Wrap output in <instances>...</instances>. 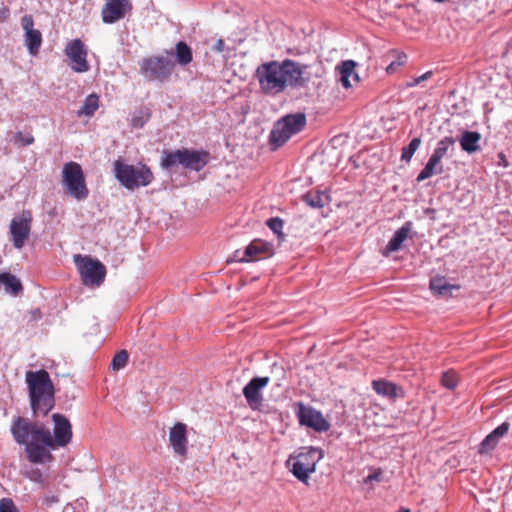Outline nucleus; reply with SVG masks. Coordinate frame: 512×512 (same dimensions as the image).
I'll return each instance as SVG.
<instances>
[{"mask_svg": "<svg viewBox=\"0 0 512 512\" xmlns=\"http://www.w3.org/2000/svg\"><path fill=\"white\" fill-rule=\"evenodd\" d=\"M52 420L53 434L44 424L22 416H16L12 421V437L17 444L25 445L26 457L33 464L51 462L54 457L50 450L65 447L72 439L71 424L65 416L55 413Z\"/></svg>", "mask_w": 512, "mask_h": 512, "instance_id": "nucleus-1", "label": "nucleus"}, {"mask_svg": "<svg viewBox=\"0 0 512 512\" xmlns=\"http://www.w3.org/2000/svg\"><path fill=\"white\" fill-rule=\"evenodd\" d=\"M31 408L35 416L47 415L54 406L53 384L47 371L26 373Z\"/></svg>", "mask_w": 512, "mask_h": 512, "instance_id": "nucleus-2", "label": "nucleus"}, {"mask_svg": "<svg viewBox=\"0 0 512 512\" xmlns=\"http://www.w3.org/2000/svg\"><path fill=\"white\" fill-rule=\"evenodd\" d=\"M209 153L204 150L178 149L163 150L161 157V166L164 169H172L177 165H181L185 169L196 172L201 171L209 161Z\"/></svg>", "mask_w": 512, "mask_h": 512, "instance_id": "nucleus-3", "label": "nucleus"}, {"mask_svg": "<svg viewBox=\"0 0 512 512\" xmlns=\"http://www.w3.org/2000/svg\"><path fill=\"white\" fill-rule=\"evenodd\" d=\"M114 173L120 184L129 190L148 186L154 179L153 173L147 165L139 163L134 166L126 164L120 159L114 162Z\"/></svg>", "mask_w": 512, "mask_h": 512, "instance_id": "nucleus-4", "label": "nucleus"}, {"mask_svg": "<svg viewBox=\"0 0 512 512\" xmlns=\"http://www.w3.org/2000/svg\"><path fill=\"white\" fill-rule=\"evenodd\" d=\"M306 125L304 113L289 114L278 120L270 132L269 141L273 150L283 146L292 135L299 133Z\"/></svg>", "mask_w": 512, "mask_h": 512, "instance_id": "nucleus-5", "label": "nucleus"}, {"mask_svg": "<svg viewBox=\"0 0 512 512\" xmlns=\"http://www.w3.org/2000/svg\"><path fill=\"white\" fill-rule=\"evenodd\" d=\"M62 184L68 195L77 201H84L89 196L85 175L80 164L74 161L65 163L62 169Z\"/></svg>", "mask_w": 512, "mask_h": 512, "instance_id": "nucleus-6", "label": "nucleus"}, {"mask_svg": "<svg viewBox=\"0 0 512 512\" xmlns=\"http://www.w3.org/2000/svg\"><path fill=\"white\" fill-rule=\"evenodd\" d=\"M261 91L266 95L284 92L278 61L272 60L259 65L255 72Z\"/></svg>", "mask_w": 512, "mask_h": 512, "instance_id": "nucleus-7", "label": "nucleus"}, {"mask_svg": "<svg viewBox=\"0 0 512 512\" xmlns=\"http://www.w3.org/2000/svg\"><path fill=\"white\" fill-rule=\"evenodd\" d=\"M140 73L148 81H166L170 78L175 64L168 56L154 55L144 58L140 63Z\"/></svg>", "mask_w": 512, "mask_h": 512, "instance_id": "nucleus-8", "label": "nucleus"}, {"mask_svg": "<svg viewBox=\"0 0 512 512\" xmlns=\"http://www.w3.org/2000/svg\"><path fill=\"white\" fill-rule=\"evenodd\" d=\"M278 64L284 91L288 87L292 89L304 88L310 81V75L307 71L308 65L291 59L278 61Z\"/></svg>", "mask_w": 512, "mask_h": 512, "instance_id": "nucleus-9", "label": "nucleus"}, {"mask_svg": "<svg viewBox=\"0 0 512 512\" xmlns=\"http://www.w3.org/2000/svg\"><path fill=\"white\" fill-rule=\"evenodd\" d=\"M323 452L319 448H305L295 458L292 466L293 475L300 481L306 482L309 475L315 471L316 464L322 459Z\"/></svg>", "mask_w": 512, "mask_h": 512, "instance_id": "nucleus-10", "label": "nucleus"}, {"mask_svg": "<svg viewBox=\"0 0 512 512\" xmlns=\"http://www.w3.org/2000/svg\"><path fill=\"white\" fill-rule=\"evenodd\" d=\"M75 262L85 285L99 286L104 281L106 268L99 260L76 255Z\"/></svg>", "mask_w": 512, "mask_h": 512, "instance_id": "nucleus-11", "label": "nucleus"}, {"mask_svg": "<svg viewBox=\"0 0 512 512\" xmlns=\"http://www.w3.org/2000/svg\"><path fill=\"white\" fill-rule=\"evenodd\" d=\"M31 223L32 213L29 210H23L11 220L9 232L13 246L16 249H21L29 239Z\"/></svg>", "mask_w": 512, "mask_h": 512, "instance_id": "nucleus-12", "label": "nucleus"}, {"mask_svg": "<svg viewBox=\"0 0 512 512\" xmlns=\"http://www.w3.org/2000/svg\"><path fill=\"white\" fill-rule=\"evenodd\" d=\"M297 417L302 426L312 428L317 432H325L330 428V424L320 411L303 403L298 404Z\"/></svg>", "mask_w": 512, "mask_h": 512, "instance_id": "nucleus-13", "label": "nucleus"}, {"mask_svg": "<svg viewBox=\"0 0 512 512\" xmlns=\"http://www.w3.org/2000/svg\"><path fill=\"white\" fill-rule=\"evenodd\" d=\"M272 254L273 246L271 243L255 239L245 248L242 255H240V251H235L233 260L240 262L257 261L259 259L269 257Z\"/></svg>", "mask_w": 512, "mask_h": 512, "instance_id": "nucleus-14", "label": "nucleus"}, {"mask_svg": "<svg viewBox=\"0 0 512 512\" xmlns=\"http://www.w3.org/2000/svg\"><path fill=\"white\" fill-rule=\"evenodd\" d=\"M65 54L71 61L70 67L72 70L78 73L89 70V64L86 59L87 52L80 39L70 41L65 48Z\"/></svg>", "mask_w": 512, "mask_h": 512, "instance_id": "nucleus-15", "label": "nucleus"}, {"mask_svg": "<svg viewBox=\"0 0 512 512\" xmlns=\"http://www.w3.org/2000/svg\"><path fill=\"white\" fill-rule=\"evenodd\" d=\"M131 9L130 0H106L101 11L102 20L106 24L115 23L123 19Z\"/></svg>", "mask_w": 512, "mask_h": 512, "instance_id": "nucleus-16", "label": "nucleus"}, {"mask_svg": "<svg viewBox=\"0 0 512 512\" xmlns=\"http://www.w3.org/2000/svg\"><path fill=\"white\" fill-rule=\"evenodd\" d=\"M270 382L269 377H254L243 388V395L252 409H257L262 404L261 390Z\"/></svg>", "mask_w": 512, "mask_h": 512, "instance_id": "nucleus-17", "label": "nucleus"}, {"mask_svg": "<svg viewBox=\"0 0 512 512\" xmlns=\"http://www.w3.org/2000/svg\"><path fill=\"white\" fill-rule=\"evenodd\" d=\"M169 442L175 455L184 460L188 450L187 427L184 423L178 422L170 428Z\"/></svg>", "mask_w": 512, "mask_h": 512, "instance_id": "nucleus-18", "label": "nucleus"}, {"mask_svg": "<svg viewBox=\"0 0 512 512\" xmlns=\"http://www.w3.org/2000/svg\"><path fill=\"white\" fill-rule=\"evenodd\" d=\"M21 26L25 32V44L31 55H36L42 44V34L34 29V20L31 15H24L21 18Z\"/></svg>", "mask_w": 512, "mask_h": 512, "instance_id": "nucleus-19", "label": "nucleus"}, {"mask_svg": "<svg viewBox=\"0 0 512 512\" xmlns=\"http://www.w3.org/2000/svg\"><path fill=\"white\" fill-rule=\"evenodd\" d=\"M510 424L503 422L501 425L496 427L491 433H489L485 439L481 442L479 447L480 454H486L492 451L498 444L501 438H503L509 431Z\"/></svg>", "mask_w": 512, "mask_h": 512, "instance_id": "nucleus-20", "label": "nucleus"}, {"mask_svg": "<svg viewBox=\"0 0 512 512\" xmlns=\"http://www.w3.org/2000/svg\"><path fill=\"white\" fill-rule=\"evenodd\" d=\"M372 387L377 394L388 397L391 400L405 397V392L401 387L384 379L374 380Z\"/></svg>", "mask_w": 512, "mask_h": 512, "instance_id": "nucleus-21", "label": "nucleus"}, {"mask_svg": "<svg viewBox=\"0 0 512 512\" xmlns=\"http://www.w3.org/2000/svg\"><path fill=\"white\" fill-rule=\"evenodd\" d=\"M412 222L407 221L403 224L401 228H399L393 237L390 239L388 244L386 245L385 249L383 250V255L388 256L392 252L398 251L403 242L408 238L409 233L412 230Z\"/></svg>", "mask_w": 512, "mask_h": 512, "instance_id": "nucleus-22", "label": "nucleus"}, {"mask_svg": "<svg viewBox=\"0 0 512 512\" xmlns=\"http://www.w3.org/2000/svg\"><path fill=\"white\" fill-rule=\"evenodd\" d=\"M481 134L477 131H464L459 139L463 151L472 154L480 150Z\"/></svg>", "mask_w": 512, "mask_h": 512, "instance_id": "nucleus-23", "label": "nucleus"}, {"mask_svg": "<svg viewBox=\"0 0 512 512\" xmlns=\"http://www.w3.org/2000/svg\"><path fill=\"white\" fill-rule=\"evenodd\" d=\"M443 171L444 169L441 164V160L434 155H431L425 167L418 174L416 180L417 182H421L432 177L434 174H441Z\"/></svg>", "mask_w": 512, "mask_h": 512, "instance_id": "nucleus-24", "label": "nucleus"}, {"mask_svg": "<svg viewBox=\"0 0 512 512\" xmlns=\"http://www.w3.org/2000/svg\"><path fill=\"white\" fill-rule=\"evenodd\" d=\"M0 284L12 295H18L23 290L21 281L9 272L0 273Z\"/></svg>", "mask_w": 512, "mask_h": 512, "instance_id": "nucleus-25", "label": "nucleus"}, {"mask_svg": "<svg viewBox=\"0 0 512 512\" xmlns=\"http://www.w3.org/2000/svg\"><path fill=\"white\" fill-rule=\"evenodd\" d=\"M430 289L434 294L447 295L450 294L453 289L458 290V285L449 284L445 277H435L430 281Z\"/></svg>", "mask_w": 512, "mask_h": 512, "instance_id": "nucleus-26", "label": "nucleus"}, {"mask_svg": "<svg viewBox=\"0 0 512 512\" xmlns=\"http://www.w3.org/2000/svg\"><path fill=\"white\" fill-rule=\"evenodd\" d=\"M176 61L181 66H186L193 60L192 50L184 41H179L175 46Z\"/></svg>", "mask_w": 512, "mask_h": 512, "instance_id": "nucleus-27", "label": "nucleus"}, {"mask_svg": "<svg viewBox=\"0 0 512 512\" xmlns=\"http://www.w3.org/2000/svg\"><path fill=\"white\" fill-rule=\"evenodd\" d=\"M99 108V96L95 93L88 95L85 98L83 106L78 110V116L91 117Z\"/></svg>", "mask_w": 512, "mask_h": 512, "instance_id": "nucleus-28", "label": "nucleus"}, {"mask_svg": "<svg viewBox=\"0 0 512 512\" xmlns=\"http://www.w3.org/2000/svg\"><path fill=\"white\" fill-rule=\"evenodd\" d=\"M304 201L312 208H321L325 205L328 197L321 191H309L303 196Z\"/></svg>", "mask_w": 512, "mask_h": 512, "instance_id": "nucleus-29", "label": "nucleus"}, {"mask_svg": "<svg viewBox=\"0 0 512 512\" xmlns=\"http://www.w3.org/2000/svg\"><path fill=\"white\" fill-rule=\"evenodd\" d=\"M455 145V139L453 137H444L437 143V147L433 151L432 155L442 160L450 149L453 150Z\"/></svg>", "mask_w": 512, "mask_h": 512, "instance_id": "nucleus-30", "label": "nucleus"}, {"mask_svg": "<svg viewBox=\"0 0 512 512\" xmlns=\"http://www.w3.org/2000/svg\"><path fill=\"white\" fill-rule=\"evenodd\" d=\"M336 70L339 71V81L343 87L349 88L351 86L349 78L352 75V60L342 61Z\"/></svg>", "mask_w": 512, "mask_h": 512, "instance_id": "nucleus-31", "label": "nucleus"}, {"mask_svg": "<svg viewBox=\"0 0 512 512\" xmlns=\"http://www.w3.org/2000/svg\"><path fill=\"white\" fill-rule=\"evenodd\" d=\"M422 143L420 137L413 138L408 146L402 148L401 151V161L409 163L414 155V153L418 150Z\"/></svg>", "mask_w": 512, "mask_h": 512, "instance_id": "nucleus-32", "label": "nucleus"}, {"mask_svg": "<svg viewBox=\"0 0 512 512\" xmlns=\"http://www.w3.org/2000/svg\"><path fill=\"white\" fill-rule=\"evenodd\" d=\"M150 116L151 113L148 108H141L137 110L131 118V126L136 129L142 128L150 119Z\"/></svg>", "mask_w": 512, "mask_h": 512, "instance_id": "nucleus-33", "label": "nucleus"}, {"mask_svg": "<svg viewBox=\"0 0 512 512\" xmlns=\"http://www.w3.org/2000/svg\"><path fill=\"white\" fill-rule=\"evenodd\" d=\"M459 383V377L458 374L453 371L449 370L446 372H443L441 377V385L449 390H454Z\"/></svg>", "mask_w": 512, "mask_h": 512, "instance_id": "nucleus-34", "label": "nucleus"}, {"mask_svg": "<svg viewBox=\"0 0 512 512\" xmlns=\"http://www.w3.org/2000/svg\"><path fill=\"white\" fill-rule=\"evenodd\" d=\"M129 359V354L126 350H121L118 353H116L111 361L110 367L114 371H118L120 369H123Z\"/></svg>", "mask_w": 512, "mask_h": 512, "instance_id": "nucleus-35", "label": "nucleus"}, {"mask_svg": "<svg viewBox=\"0 0 512 512\" xmlns=\"http://www.w3.org/2000/svg\"><path fill=\"white\" fill-rule=\"evenodd\" d=\"M267 226L275 233L277 234L279 239H282L284 237V234L282 233L283 228V220L275 217L270 218L267 220Z\"/></svg>", "mask_w": 512, "mask_h": 512, "instance_id": "nucleus-36", "label": "nucleus"}, {"mask_svg": "<svg viewBox=\"0 0 512 512\" xmlns=\"http://www.w3.org/2000/svg\"><path fill=\"white\" fill-rule=\"evenodd\" d=\"M23 475L30 481L35 483H42L44 481L43 474L38 468H28L23 471Z\"/></svg>", "mask_w": 512, "mask_h": 512, "instance_id": "nucleus-37", "label": "nucleus"}, {"mask_svg": "<svg viewBox=\"0 0 512 512\" xmlns=\"http://www.w3.org/2000/svg\"><path fill=\"white\" fill-rule=\"evenodd\" d=\"M33 142L34 137L30 133L24 134L22 132H17L15 134V143L20 146H28L33 144Z\"/></svg>", "mask_w": 512, "mask_h": 512, "instance_id": "nucleus-38", "label": "nucleus"}, {"mask_svg": "<svg viewBox=\"0 0 512 512\" xmlns=\"http://www.w3.org/2000/svg\"><path fill=\"white\" fill-rule=\"evenodd\" d=\"M0 512H19L18 508L10 498L0 500Z\"/></svg>", "mask_w": 512, "mask_h": 512, "instance_id": "nucleus-39", "label": "nucleus"}, {"mask_svg": "<svg viewBox=\"0 0 512 512\" xmlns=\"http://www.w3.org/2000/svg\"><path fill=\"white\" fill-rule=\"evenodd\" d=\"M432 75H433L432 71H427L426 73L413 78L410 82H407L406 87H415V86L421 84L422 82L428 80L429 78H431Z\"/></svg>", "mask_w": 512, "mask_h": 512, "instance_id": "nucleus-40", "label": "nucleus"}, {"mask_svg": "<svg viewBox=\"0 0 512 512\" xmlns=\"http://www.w3.org/2000/svg\"><path fill=\"white\" fill-rule=\"evenodd\" d=\"M381 476H382V471H381V469H378V470L374 471L373 473L369 474L364 479V484L371 483L372 481L380 482Z\"/></svg>", "mask_w": 512, "mask_h": 512, "instance_id": "nucleus-41", "label": "nucleus"}, {"mask_svg": "<svg viewBox=\"0 0 512 512\" xmlns=\"http://www.w3.org/2000/svg\"><path fill=\"white\" fill-rule=\"evenodd\" d=\"M225 47V43L222 39H219L216 41V43L213 46V50L216 52H223Z\"/></svg>", "mask_w": 512, "mask_h": 512, "instance_id": "nucleus-42", "label": "nucleus"}, {"mask_svg": "<svg viewBox=\"0 0 512 512\" xmlns=\"http://www.w3.org/2000/svg\"><path fill=\"white\" fill-rule=\"evenodd\" d=\"M401 65V62H392L390 63L387 68H386V71L387 73L391 74V73H394L395 70L397 69L398 66Z\"/></svg>", "mask_w": 512, "mask_h": 512, "instance_id": "nucleus-43", "label": "nucleus"}, {"mask_svg": "<svg viewBox=\"0 0 512 512\" xmlns=\"http://www.w3.org/2000/svg\"><path fill=\"white\" fill-rule=\"evenodd\" d=\"M9 14V9L4 7L3 9L0 10V20L5 21L9 17Z\"/></svg>", "mask_w": 512, "mask_h": 512, "instance_id": "nucleus-44", "label": "nucleus"}, {"mask_svg": "<svg viewBox=\"0 0 512 512\" xmlns=\"http://www.w3.org/2000/svg\"><path fill=\"white\" fill-rule=\"evenodd\" d=\"M41 317H42V314H41V311L39 309H36V310L32 311V318L34 320H39V319H41Z\"/></svg>", "mask_w": 512, "mask_h": 512, "instance_id": "nucleus-45", "label": "nucleus"}, {"mask_svg": "<svg viewBox=\"0 0 512 512\" xmlns=\"http://www.w3.org/2000/svg\"><path fill=\"white\" fill-rule=\"evenodd\" d=\"M353 77H354V80L360 81V77H359L358 73H356L355 71H354Z\"/></svg>", "mask_w": 512, "mask_h": 512, "instance_id": "nucleus-46", "label": "nucleus"}, {"mask_svg": "<svg viewBox=\"0 0 512 512\" xmlns=\"http://www.w3.org/2000/svg\"><path fill=\"white\" fill-rule=\"evenodd\" d=\"M397 512H410L409 509L401 508Z\"/></svg>", "mask_w": 512, "mask_h": 512, "instance_id": "nucleus-47", "label": "nucleus"}, {"mask_svg": "<svg viewBox=\"0 0 512 512\" xmlns=\"http://www.w3.org/2000/svg\"><path fill=\"white\" fill-rule=\"evenodd\" d=\"M353 66H354V69H355V68H356V66H357V63H356L355 61H354V63H353Z\"/></svg>", "mask_w": 512, "mask_h": 512, "instance_id": "nucleus-48", "label": "nucleus"}]
</instances>
